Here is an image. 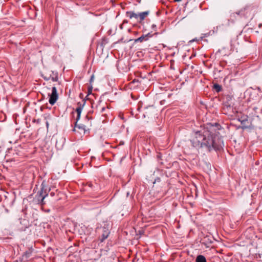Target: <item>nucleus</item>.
Masks as SVG:
<instances>
[{
	"mask_svg": "<svg viewBox=\"0 0 262 262\" xmlns=\"http://www.w3.org/2000/svg\"><path fill=\"white\" fill-rule=\"evenodd\" d=\"M243 129H246V128H250V126H244L242 127Z\"/></svg>",
	"mask_w": 262,
	"mask_h": 262,
	"instance_id": "obj_27",
	"label": "nucleus"
},
{
	"mask_svg": "<svg viewBox=\"0 0 262 262\" xmlns=\"http://www.w3.org/2000/svg\"><path fill=\"white\" fill-rule=\"evenodd\" d=\"M238 12L232 13L231 15L230 18L228 19V25H229V23H234L235 21L238 19L239 18H242L241 15H237Z\"/></svg>",
	"mask_w": 262,
	"mask_h": 262,
	"instance_id": "obj_10",
	"label": "nucleus"
},
{
	"mask_svg": "<svg viewBox=\"0 0 262 262\" xmlns=\"http://www.w3.org/2000/svg\"><path fill=\"white\" fill-rule=\"evenodd\" d=\"M105 110V107L104 106L100 108V112L102 113Z\"/></svg>",
	"mask_w": 262,
	"mask_h": 262,
	"instance_id": "obj_23",
	"label": "nucleus"
},
{
	"mask_svg": "<svg viewBox=\"0 0 262 262\" xmlns=\"http://www.w3.org/2000/svg\"><path fill=\"white\" fill-rule=\"evenodd\" d=\"M161 181V179L159 177H157L155 179V181L154 182V184L156 183L157 182H160Z\"/></svg>",
	"mask_w": 262,
	"mask_h": 262,
	"instance_id": "obj_21",
	"label": "nucleus"
},
{
	"mask_svg": "<svg viewBox=\"0 0 262 262\" xmlns=\"http://www.w3.org/2000/svg\"><path fill=\"white\" fill-rule=\"evenodd\" d=\"M107 43V40L105 38H103L102 40V42H101V45L102 46H104L106 43Z\"/></svg>",
	"mask_w": 262,
	"mask_h": 262,
	"instance_id": "obj_18",
	"label": "nucleus"
},
{
	"mask_svg": "<svg viewBox=\"0 0 262 262\" xmlns=\"http://www.w3.org/2000/svg\"><path fill=\"white\" fill-rule=\"evenodd\" d=\"M94 75L93 74L91 76V78L90 79V83L91 84H92V83L94 81Z\"/></svg>",
	"mask_w": 262,
	"mask_h": 262,
	"instance_id": "obj_19",
	"label": "nucleus"
},
{
	"mask_svg": "<svg viewBox=\"0 0 262 262\" xmlns=\"http://www.w3.org/2000/svg\"><path fill=\"white\" fill-rule=\"evenodd\" d=\"M98 232L101 234L99 236V239L100 242H103L106 239L110 233L108 226L105 225L98 229Z\"/></svg>",
	"mask_w": 262,
	"mask_h": 262,
	"instance_id": "obj_4",
	"label": "nucleus"
},
{
	"mask_svg": "<svg viewBox=\"0 0 262 262\" xmlns=\"http://www.w3.org/2000/svg\"><path fill=\"white\" fill-rule=\"evenodd\" d=\"M196 262H206L205 257L202 255H199L195 259Z\"/></svg>",
	"mask_w": 262,
	"mask_h": 262,
	"instance_id": "obj_16",
	"label": "nucleus"
},
{
	"mask_svg": "<svg viewBox=\"0 0 262 262\" xmlns=\"http://www.w3.org/2000/svg\"><path fill=\"white\" fill-rule=\"evenodd\" d=\"M19 223L20 226L19 227V230L21 231L25 230L29 225V221L26 219H19Z\"/></svg>",
	"mask_w": 262,
	"mask_h": 262,
	"instance_id": "obj_8",
	"label": "nucleus"
},
{
	"mask_svg": "<svg viewBox=\"0 0 262 262\" xmlns=\"http://www.w3.org/2000/svg\"><path fill=\"white\" fill-rule=\"evenodd\" d=\"M51 74H47L44 73L42 74V77L47 81H48L51 79L53 81H57L58 80V74L57 72H54L53 71H51Z\"/></svg>",
	"mask_w": 262,
	"mask_h": 262,
	"instance_id": "obj_6",
	"label": "nucleus"
},
{
	"mask_svg": "<svg viewBox=\"0 0 262 262\" xmlns=\"http://www.w3.org/2000/svg\"><path fill=\"white\" fill-rule=\"evenodd\" d=\"M124 23H127V21H125V20H124Z\"/></svg>",
	"mask_w": 262,
	"mask_h": 262,
	"instance_id": "obj_35",
	"label": "nucleus"
},
{
	"mask_svg": "<svg viewBox=\"0 0 262 262\" xmlns=\"http://www.w3.org/2000/svg\"><path fill=\"white\" fill-rule=\"evenodd\" d=\"M33 251V249L32 248V247L29 248L28 250H27L23 254L21 260H27L28 259L30 258V256H31Z\"/></svg>",
	"mask_w": 262,
	"mask_h": 262,
	"instance_id": "obj_9",
	"label": "nucleus"
},
{
	"mask_svg": "<svg viewBox=\"0 0 262 262\" xmlns=\"http://www.w3.org/2000/svg\"><path fill=\"white\" fill-rule=\"evenodd\" d=\"M221 128L219 123H207L202 129L194 133V137L190 140L192 146L208 151L220 150L224 145L219 132Z\"/></svg>",
	"mask_w": 262,
	"mask_h": 262,
	"instance_id": "obj_1",
	"label": "nucleus"
},
{
	"mask_svg": "<svg viewBox=\"0 0 262 262\" xmlns=\"http://www.w3.org/2000/svg\"><path fill=\"white\" fill-rule=\"evenodd\" d=\"M49 102L50 104L53 105L56 103L58 98L57 91L55 86L52 87V93L51 94H49Z\"/></svg>",
	"mask_w": 262,
	"mask_h": 262,
	"instance_id": "obj_5",
	"label": "nucleus"
},
{
	"mask_svg": "<svg viewBox=\"0 0 262 262\" xmlns=\"http://www.w3.org/2000/svg\"><path fill=\"white\" fill-rule=\"evenodd\" d=\"M223 111L224 114H228L229 116H232L235 113L233 107L230 104H224Z\"/></svg>",
	"mask_w": 262,
	"mask_h": 262,
	"instance_id": "obj_7",
	"label": "nucleus"
},
{
	"mask_svg": "<svg viewBox=\"0 0 262 262\" xmlns=\"http://www.w3.org/2000/svg\"><path fill=\"white\" fill-rule=\"evenodd\" d=\"M257 8L254 6H248L238 12L237 15H241L242 17L251 19L257 12Z\"/></svg>",
	"mask_w": 262,
	"mask_h": 262,
	"instance_id": "obj_2",
	"label": "nucleus"
},
{
	"mask_svg": "<svg viewBox=\"0 0 262 262\" xmlns=\"http://www.w3.org/2000/svg\"><path fill=\"white\" fill-rule=\"evenodd\" d=\"M46 126H47V127L48 128V127H49V123H48V122H46Z\"/></svg>",
	"mask_w": 262,
	"mask_h": 262,
	"instance_id": "obj_30",
	"label": "nucleus"
},
{
	"mask_svg": "<svg viewBox=\"0 0 262 262\" xmlns=\"http://www.w3.org/2000/svg\"><path fill=\"white\" fill-rule=\"evenodd\" d=\"M137 81H138V80H137ZM136 81V79H134V80H133V82L135 83Z\"/></svg>",
	"mask_w": 262,
	"mask_h": 262,
	"instance_id": "obj_31",
	"label": "nucleus"
},
{
	"mask_svg": "<svg viewBox=\"0 0 262 262\" xmlns=\"http://www.w3.org/2000/svg\"><path fill=\"white\" fill-rule=\"evenodd\" d=\"M247 119H244V120H242L241 121V123L242 124H244L245 122L247 121Z\"/></svg>",
	"mask_w": 262,
	"mask_h": 262,
	"instance_id": "obj_22",
	"label": "nucleus"
},
{
	"mask_svg": "<svg viewBox=\"0 0 262 262\" xmlns=\"http://www.w3.org/2000/svg\"><path fill=\"white\" fill-rule=\"evenodd\" d=\"M92 89H93V87H92V85L91 84V85L90 86H89L88 88V94H89L92 93Z\"/></svg>",
	"mask_w": 262,
	"mask_h": 262,
	"instance_id": "obj_20",
	"label": "nucleus"
},
{
	"mask_svg": "<svg viewBox=\"0 0 262 262\" xmlns=\"http://www.w3.org/2000/svg\"><path fill=\"white\" fill-rule=\"evenodd\" d=\"M84 104H85V102H84L83 104H82L81 102H78L77 103V105L78 106L76 109V112H77V114H81Z\"/></svg>",
	"mask_w": 262,
	"mask_h": 262,
	"instance_id": "obj_14",
	"label": "nucleus"
},
{
	"mask_svg": "<svg viewBox=\"0 0 262 262\" xmlns=\"http://www.w3.org/2000/svg\"><path fill=\"white\" fill-rule=\"evenodd\" d=\"M75 127L78 128L83 132L84 134L85 132V126L82 124H77V122H75Z\"/></svg>",
	"mask_w": 262,
	"mask_h": 262,
	"instance_id": "obj_15",
	"label": "nucleus"
},
{
	"mask_svg": "<svg viewBox=\"0 0 262 262\" xmlns=\"http://www.w3.org/2000/svg\"><path fill=\"white\" fill-rule=\"evenodd\" d=\"M92 186H93V185H92V183H90V184H89V186L90 187H92Z\"/></svg>",
	"mask_w": 262,
	"mask_h": 262,
	"instance_id": "obj_29",
	"label": "nucleus"
},
{
	"mask_svg": "<svg viewBox=\"0 0 262 262\" xmlns=\"http://www.w3.org/2000/svg\"><path fill=\"white\" fill-rule=\"evenodd\" d=\"M14 121H15V123H16V118H14Z\"/></svg>",
	"mask_w": 262,
	"mask_h": 262,
	"instance_id": "obj_32",
	"label": "nucleus"
},
{
	"mask_svg": "<svg viewBox=\"0 0 262 262\" xmlns=\"http://www.w3.org/2000/svg\"><path fill=\"white\" fill-rule=\"evenodd\" d=\"M126 15L127 17H129L130 19L135 18L137 19H138L139 13H136L134 11H127L126 13Z\"/></svg>",
	"mask_w": 262,
	"mask_h": 262,
	"instance_id": "obj_13",
	"label": "nucleus"
},
{
	"mask_svg": "<svg viewBox=\"0 0 262 262\" xmlns=\"http://www.w3.org/2000/svg\"><path fill=\"white\" fill-rule=\"evenodd\" d=\"M151 28H152V29H153L154 30H155V29H156V28H157V26H156V25L153 24V25H152V26H151Z\"/></svg>",
	"mask_w": 262,
	"mask_h": 262,
	"instance_id": "obj_25",
	"label": "nucleus"
},
{
	"mask_svg": "<svg viewBox=\"0 0 262 262\" xmlns=\"http://www.w3.org/2000/svg\"><path fill=\"white\" fill-rule=\"evenodd\" d=\"M41 189L38 191L36 195L37 203L40 205H43L45 204L44 201L46 196L48 195V193L50 191V188H48L45 185L44 182H42L41 185Z\"/></svg>",
	"mask_w": 262,
	"mask_h": 262,
	"instance_id": "obj_3",
	"label": "nucleus"
},
{
	"mask_svg": "<svg viewBox=\"0 0 262 262\" xmlns=\"http://www.w3.org/2000/svg\"><path fill=\"white\" fill-rule=\"evenodd\" d=\"M55 195V193L54 192H51L50 193V195H51V196H54Z\"/></svg>",
	"mask_w": 262,
	"mask_h": 262,
	"instance_id": "obj_26",
	"label": "nucleus"
},
{
	"mask_svg": "<svg viewBox=\"0 0 262 262\" xmlns=\"http://www.w3.org/2000/svg\"><path fill=\"white\" fill-rule=\"evenodd\" d=\"M8 157V154H7V155H6V157Z\"/></svg>",
	"mask_w": 262,
	"mask_h": 262,
	"instance_id": "obj_34",
	"label": "nucleus"
},
{
	"mask_svg": "<svg viewBox=\"0 0 262 262\" xmlns=\"http://www.w3.org/2000/svg\"><path fill=\"white\" fill-rule=\"evenodd\" d=\"M151 36H152V35L150 34V33H147L146 35H143L141 36H140V37L136 39L135 40V42H142L144 40H148V37H151Z\"/></svg>",
	"mask_w": 262,
	"mask_h": 262,
	"instance_id": "obj_11",
	"label": "nucleus"
},
{
	"mask_svg": "<svg viewBox=\"0 0 262 262\" xmlns=\"http://www.w3.org/2000/svg\"><path fill=\"white\" fill-rule=\"evenodd\" d=\"M80 115L81 114H77V117H76V122H77V121L80 119Z\"/></svg>",
	"mask_w": 262,
	"mask_h": 262,
	"instance_id": "obj_24",
	"label": "nucleus"
},
{
	"mask_svg": "<svg viewBox=\"0 0 262 262\" xmlns=\"http://www.w3.org/2000/svg\"><path fill=\"white\" fill-rule=\"evenodd\" d=\"M257 90H258V92H261V89H260V88L259 87H257Z\"/></svg>",
	"mask_w": 262,
	"mask_h": 262,
	"instance_id": "obj_28",
	"label": "nucleus"
},
{
	"mask_svg": "<svg viewBox=\"0 0 262 262\" xmlns=\"http://www.w3.org/2000/svg\"><path fill=\"white\" fill-rule=\"evenodd\" d=\"M73 131H74V132L76 131L75 127L73 129Z\"/></svg>",
	"mask_w": 262,
	"mask_h": 262,
	"instance_id": "obj_33",
	"label": "nucleus"
},
{
	"mask_svg": "<svg viewBox=\"0 0 262 262\" xmlns=\"http://www.w3.org/2000/svg\"><path fill=\"white\" fill-rule=\"evenodd\" d=\"M149 12L148 11L139 13L138 15V19H139V22L141 23L149 14Z\"/></svg>",
	"mask_w": 262,
	"mask_h": 262,
	"instance_id": "obj_12",
	"label": "nucleus"
},
{
	"mask_svg": "<svg viewBox=\"0 0 262 262\" xmlns=\"http://www.w3.org/2000/svg\"><path fill=\"white\" fill-rule=\"evenodd\" d=\"M213 88L217 92H219L222 90L221 85L217 83L213 85Z\"/></svg>",
	"mask_w": 262,
	"mask_h": 262,
	"instance_id": "obj_17",
	"label": "nucleus"
}]
</instances>
